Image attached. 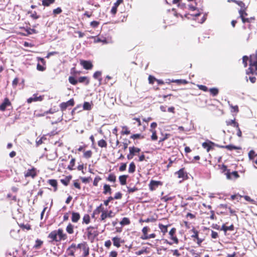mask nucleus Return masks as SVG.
I'll return each mask as SVG.
<instances>
[{
	"mask_svg": "<svg viewBox=\"0 0 257 257\" xmlns=\"http://www.w3.org/2000/svg\"><path fill=\"white\" fill-rule=\"evenodd\" d=\"M103 190V194L104 195L107 194H111L112 193V190L110 186L108 184H105L104 185Z\"/></svg>",
	"mask_w": 257,
	"mask_h": 257,
	"instance_id": "obj_29",
	"label": "nucleus"
},
{
	"mask_svg": "<svg viewBox=\"0 0 257 257\" xmlns=\"http://www.w3.org/2000/svg\"><path fill=\"white\" fill-rule=\"evenodd\" d=\"M246 8L244 9H240L238 13L239 14V17L240 18L245 17V16H247V14L246 12Z\"/></svg>",
	"mask_w": 257,
	"mask_h": 257,
	"instance_id": "obj_47",
	"label": "nucleus"
},
{
	"mask_svg": "<svg viewBox=\"0 0 257 257\" xmlns=\"http://www.w3.org/2000/svg\"><path fill=\"white\" fill-rule=\"evenodd\" d=\"M151 228L148 226L144 227L142 230V235L141 238L143 240H147L151 238H155L156 237V234L154 233L148 234L150 231Z\"/></svg>",
	"mask_w": 257,
	"mask_h": 257,
	"instance_id": "obj_5",
	"label": "nucleus"
},
{
	"mask_svg": "<svg viewBox=\"0 0 257 257\" xmlns=\"http://www.w3.org/2000/svg\"><path fill=\"white\" fill-rule=\"evenodd\" d=\"M132 119L134 121L133 122L134 124H135L137 123L138 126H140L142 125L141 118L140 117H134Z\"/></svg>",
	"mask_w": 257,
	"mask_h": 257,
	"instance_id": "obj_58",
	"label": "nucleus"
},
{
	"mask_svg": "<svg viewBox=\"0 0 257 257\" xmlns=\"http://www.w3.org/2000/svg\"><path fill=\"white\" fill-rule=\"evenodd\" d=\"M215 145L214 143L208 141V142H205L202 143V147L206 150L207 152H209L211 150L213 149V146Z\"/></svg>",
	"mask_w": 257,
	"mask_h": 257,
	"instance_id": "obj_19",
	"label": "nucleus"
},
{
	"mask_svg": "<svg viewBox=\"0 0 257 257\" xmlns=\"http://www.w3.org/2000/svg\"><path fill=\"white\" fill-rule=\"evenodd\" d=\"M77 248L82 250L83 253L82 254V257H87L89 254L90 248L87 242L83 241L77 244Z\"/></svg>",
	"mask_w": 257,
	"mask_h": 257,
	"instance_id": "obj_7",
	"label": "nucleus"
},
{
	"mask_svg": "<svg viewBox=\"0 0 257 257\" xmlns=\"http://www.w3.org/2000/svg\"><path fill=\"white\" fill-rule=\"evenodd\" d=\"M70 157L71 158V159L69 165L67 167V169L69 170L72 171L74 169V167L75 166L76 160L71 155H69L68 156V158H70Z\"/></svg>",
	"mask_w": 257,
	"mask_h": 257,
	"instance_id": "obj_28",
	"label": "nucleus"
},
{
	"mask_svg": "<svg viewBox=\"0 0 257 257\" xmlns=\"http://www.w3.org/2000/svg\"><path fill=\"white\" fill-rule=\"evenodd\" d=\"M104 210H105L104 209V207H103L102 204H100L94 210V213H96V214H98L100 213H103V212H104Z\"/></svg>",
	"mask_w": 257,
	"mask_h": 257,
	"instance_id": "obj_37",
	"label": "nucleus"
},
{
	"mask_svg": "<svg viewBox=\"0 0 257 257\" xmlns=\"http://www.w3.org/2000/svg\"><path fill=\"white\" fill-rule=\"evenodd\" d=\"M106 180L109 182H115L116 181V176L114 174L111 173L109 174Z\"/></svg>",
	"mask_w": 257,
	"mask_h": 257,
	"instance_id": "obj_46",
	"label": "nucleus"
},
{
	"mask_svg": "<svg viewBox=\"0 0 257 257\" xmlns=\"http://www.w3.org/2000/svg\"><path fill=\"white\" fill-rule=\"evenodd\" d=\"M28 13L31 14L30 17L31 18H32L34 20H36L40 18V16L38 15L37 14V12L35 11H34L33 12H29Z\"/></svg>",
	"mask_w": 257,
	"mask_h": 257,
	"instance_id": "obj_55",
	"label": "nucleus"
},
{
	"mask_svg": "<svg viewBox=\"0 0 257 257\" xmlns=\"http://www.w3.org/2000/svg\"><path fill=\"white\" fill-rule=\"evenodd\" d=\"M210 94L213 96H215L218 95L219 93V90L217 88H211L209 90Z\"/></svg>",
	"mask_w": 257,
	"mask_h": 257,
	"instance_id": "obj_45",
	"label": "nucleus"
},
{
	"mask_svg": "<svg viewBox=\"0 0 257 257\" xmlns=\"http://www.w3.org/2000/svg\"><path fill=\"white\" fill-rule=\"evenodd\" d=\"M72 179V176L71 175L66 176L64 179H61V182L65 186H67L71 179Z\"/></svg>",
	"mask_w": 257,
	"mask_h": 257,
	"instance_id": "obj_36",
	"label": "nucleus"
},
{
	"mask_svg": "<svg viewBox=\"0 0 257 257\" xmlns=\"http://www.w3.org/2000/svg\"><path fill=\"white\" fill-rule=\"evenodd\" d=\"M86 230L88 239L92 242L95 238L98 235L97 228L94 226H90L87 228Z\"/></svg>",
	"mask_w": 257,
	"mask_h": 257,
	"instance_id": "obj_4",
	"label": "nucleus"
},
{
	"mask_svg": "<svg viewBox=\"0 0 257 257\" xmlns=\"http://www.w3.org/2000/svg\"><path fill=\"white\" fill-rule=\"evenodd\" d=\"M43 96L40 95L38 96L37 94H34L33 97L27 99V101L28 103H31L33 101H41L43 100Z\"/></svg>",
	"mask_w": 257,
	"mask_h": 257,
	"instance_id": "obj_20",
	"label": "nucleus"
},
{
	"mask_svg": "<svg viewBox=\"0 0 257 257\" xmlns=\"http://www.w3.org/2000/svg\"><path fill=\"white\" fill-rule=\"evenodd\" d=\"M249 62V66L257 64V50L255 51L254 54L250 55Z\"/></svg>",
	"mask_w": 257,
	"mask_h": 257,
	"instance_id": "obj_22",
	"label": "nucleus"
},
{
	"mask_svg": "<svg viewBox=\"0 0 257 257\" xmlns=\"http://www.w3.org/2000/svg\"><path fill=\"white\" fill-rule=\"evenodd\" d=\"M55 0H43L42 5L44 7H49L55 3Z\"/></svg>",
	"mask_w": 257,
	"mask_h": 257,
	"instance_id": "obj_41",
	"label": "nucleus"
},
{
	"mask_svg": "<svg viewBox=\"0 0 257 257\" xmlns=\"http://www.w3.org/2000/svg\"><path fill=\"white\" fill-rule=\"evenodd\" d=\"M91 105L88 102H84L83 105V109L86 110H90L91 109Z\"/></svg>",
	"mask_w": 257,
	"mask_h": 257,
	"instance_id": "obj_50",
	"label": "nucleus"
},
{
	"mask_svg": "<svg viewBox=\"0 0 257 257\" xmlns=\"http://www.w3.org/2000/svg\"><path fill=\"white\" fill-rule=\"evenodd\" d=\"M100 180H101V178L100 177L97 176L96 177H95L93 182V186H97L98 183Z\"/></svg>",
	"mask_w": 257,
	"mask_h": 257,
	"instance_id": "obj_59",
	"label": "nucleus"
},
{
	"mask_svg": "<svg viewBox=\"0 0 257 257\" xmlns=\"http://www.w3.org/2000/svg\"><path fill=\"white\" fill-rule=\"evenodd\" d=\"M115 213H114L112 210H105L103 213H101L100 217L101 221L104 222L107 218H112L115 216Z\"/></svg>",
	"mask_w": 257,
	"mask_h": 257,
	"instance_id": "obj_9",
	"label": "nucleus"
},
{
	"mask_svg": "<svg viewBox=\"0 0 257 257\" xmlns=\"http://www.w3.org/2000/svg\"><path fill=\"white\" fill-rule=\"evenodd\" d=\"M39 172V171L35 167L32 166L30 169H28L24 172V177L26 178H31L34 179L38 176Z\"/></svg>",
	"mask_w": 257,
	"mask_h": 257,
	"instance_id": "obj_6",
	"label": "nucleus"
},
{
	"mask_svg": "<svg viewBox=\"0 0 257 257\" xmlns=\"http://www.w3.org/2000/svg\"><path fill=\"white\" fill-rule=\"evenodd\" d=\"M256 156L255 152L253 150H251L248 153V158L250 160L253 161L255 159V157Z\"/></svg>",
	"mask_w": 257,
	"mask_h": 257,
	"instance_id": "obj_49",
	"label": "nucleus"
},
{
	"mask_svg": "<svg viewBox=\"0 0 257 257\" xmlns=\"http://www.w3.org/2000/svg\"><path fill=\"white\" fill-rule=\"evenodd\" d=\"M130 223H131V221H130V219L127 217H123L120 222V224L122 226L128 225Z\"/></svg>",
	"mask_w": 257,
	"mask_h": 257,
	"instance_id": "obj_40",
	"label": "nucleus"
},
{
	"mask_svg": "<svg viewBox=\"0 0 257 257\" xmlns=\"http://www.w3.org/2000/svg\"><path fill=\"white\" fill-rule=\"evenodd\" d=\"M98 146L100 148H106L107 146V142L103 139H101L98 141Z\"/></svg>",
	"mask_w": 257,
	"mask_h": 257,
	"instance_id": "obj_44",
	"label": "nucleus"
},
{
	"mask_svg": "<svg viewBox=\"0 0 257 257\" xmlns=\"http://www.w3.org/2000/svg\"><path fill=\"white\" fill-rule=\"evenodd\" d=\"M101 76V72L99 71H96L93 75V77L95 79H98L99 81V85L101 84L102 78Z\"/></svg>",
	"mask_w": 257,
	"mask_h": 257,
	"instance_id": "obj_35",
	"label": "nucleus"
},
{
	"mask_svg": "<svg viewBox=\"0 0 257 257\" xmlns=\"http://www.w3.org/2000/svg\"><path fill=\"white\" fill-rule=\"evenodd\" d=\"M128 177L127 175H123L119 176L118 179L121 185H125L126 184V180Z\"/></svg>",
	"mask_w": 257,
	"mask_h": 257,
	"instance_id": "obj_33",
	"label": "nucleus"
},
{
	"mask_svg": "<svg viewBox=\"0 0 257 257\" xmlns=\"http://www.w3.org/2000/svg\"><path fill=\"white\" fill-rule=\"evenodd\" d=\"M43 243V241L39 239H37L35 241V244L34 245V248L35 249H39Z\"/></svg>",
	"mask_w": 257,
	"mask_h": 257,
	"instance_id": "obj_38",
	"label": "nucleus"
},
{
	"mask_svg": "<svg viewBox=\"0 0 257 257\" xmlns=\"http://www.w3.org/2000/svg\"><path fill=\"white\" fill-rule=\"evenodd\" d=\"M80 64L86 70H90L93 67V64L90 61L81 60Z\"/></svg>",
	"mask_w": 257,
	"mask_h": 257,
	"instance_id": "obj_16",
	"label": "nucleus"
},
{
	"mask_svg": "<svg viewBox=\"0 0 257 257\" xmlns=\"http://www.w3.org/2000/svg\"><path fill=\"white\" fill-rule=\"evenodd\" d=\"M74 226L71 223H69L66 227V232L69 234H72L74 232Z\"/></svg>",
	"mask_w": 257,
	"mask_h": 257,
	"instance_id": "obj_31",
	"label": "nucleus"
},
{
	"mask_svg": "<svg viewBox=\"0 0 257 257\" xmlns=\"http://www.w3.org/2000/svg\"><path fill=\"white\" fill-rule=\"evenodd\" d=\"M90 222V217L89 214H85L83 217V223L88 224Z\"/></svg>",
	"mask_w": 257,
	"mask_h": 257,
	"instance_id": "obj_43",
	"label": "nucleus"
},
{
	"mask_svg": "<svg viewBox=\"0 0 257 257\" xmlns=\"http://www.w3.org/2000/svg\"><path fill=\"white\" fill-rule=\"evenodd\" d=\"M144 136L140 134H136L132 135L130 137L131 139L135 140V139H144Z\"/></svg>",
	"mask_w": 257,
	"mask_h": 257,
	"instance_id": "obj_48",
	"label": "nucleus"
},
{
	"mask_svg": "<svg viewBox=\"0 0 257 257\" xmlns=\"http://www.w3.org/2000/svg\"><path fill=\"white\" fill-rule=\"evenodd\" d=\"M77 248V245L73 243L66 249V253L68 256L75 257V252Z\"/></svg>",
	"mask_w": 257,
	"mask_h": 257,
	"instance_id": "obj_13",
	"label": "nucleus"
},
{
	"mask_svg": "<svg viewBox=\"0 0 257 257\" xmlns=\"http://www.w3.org/2000/svg\"><path fill=\"white\" fill-rule=\"evenodd\" d=\"M176 228L175 227H173L169 232V234L170 236V239L172 240V242H169L167 240H166V242L172 245L173 243L178 244L179 243V239L177 237L176 234Z\"/></svg>",
	"mask_w": 257,
	"mask_h": 257,
	"instance_id": "obj_8",
	"label": "nucleus"
},
{
	"mask_svg": "<svg viewBox=\"0 0 257 257\" xmlns=\"http://www.w3.org/2000/svg\"><path fill=\"white\" fill-rule=\"evenodd\" d=\"M13 107L12 103L8 97H5L2 103L0 104V111H5L8 107Z\"/></svg>",
	"mask_w": 257,
	"mask_h": 257,
	"instance_id": "obj_10",
	"label": "nucleus"
},
{
	"mask_svg": "<svg viewBox=\"0 0 257 257\" xmlns=\"http://www.w3.org/2000/svg\"><path fill=\"white\" fill-rule=\"evenodd\" d=\"M93 152L91 150L84 151L83 153V157L86 159H89L92 157Z\"/></svg>",
	"mask_w": 257,
	"mask_h": 257,
	"instance_id": "obj_34",
	"label": "nucleus"
},
{
	"mask_svg": "<svg viewBox=\"0 0 257 257\" xmlns=\"http://www.w3.org/2000/svg\"><path fill=\"white\" fill-rule=\"evenodd\" d=\"M226 124L227 125H231L234 127H238L239 125L238 123L235 121V119H229L226 121Z\"/></svg>",
	"mask_w": 257,
	"mask_h": 257,
	"instance_id": "obj_32",
	"label": "nucleus"
},
{
	"mask_svg": "<svg viewBox=\"0 0 257 257\" xmlns=\"http://www.w3.org/2000/svg\"><path fill=\"white\" fill-rule=\"evenodd\" d=\"M170 134H166L165 136L163 137L162 138H160L159 141V143L160 144L161 143V145L162 146H163V144L165 142V141L167 140H168V139L169 138V137H170Z\"/></svg>",
	"mask_w": 257,
	"mask_h": 257,
	"instance_id": "obj_56",
	"label": "nucleus"
},
{
	"mask_svg": "<svg viewBox=\"0 0 257 257\" xmlns=\"http://www.w3.org/2000/svg\"><path fill=\"white\" fill-rule=\"evenodd\" d=\"M169 81L167 83H170L171 82L176 83L178 85L180 84H187L188 83V81L185 79H168Z\"/></svg>",
	"mask_w": 257,
	"mask_h": 257,
	"instance_id": "obj_23",
	"label": "nucleus"
},
{
	"mask_svg": "<svg viewBox=\"0 0 257 257\" xmlns=\"http://www.w3.org/2000/svg\"><path fill=\"white\" fill-rule=\"evenodd\" d=\"M127 188L128 193H132L133 192L137 191L139 190L138 188L136 186H134L133 188L127 187Z\"/></svg>",
	"mask_w": 257,
	"mask_h": 257,
	"instance_id": "obj_60",
	"label": "nucleus"
},
{
	"mask_svg": "<svg viewBox=\"0 0 257 257\" xmlns=\"http://www.w3.org/2000/svg\"><path fill=\"white\" fill-rule=\"evenodd\" d=\"M190 232L191 233V237L192 240L200 246L205 239V236L203 235L202 233L197 230L195 227H193Z\"/></svg>",
	"mask_w": 257,
	"mask_h": 257,
	"instance_id": "obj_2",
	"label": "nucleus"
},
{
	"mask_svg": "<svg viewBox=\"0 0 257 257\" xmlns=\"http://www.w3.org/2000/svg\"><path fill=\"white\" fill-rule=\"evenodd\" d=\"M73 185L76 188L79 190L81 189L80 184L78 180H75L73 181Z\"/></svg>",
	"mask_w": 257,
	"mask_h": 257,
	"instance_id": "obj_64",
	"label": "nucleus"
},
{
	"mask_svg": "<svg viewBox=\"0 0 257 257\" xmlns=\"http://www.w3.org/2000/svg\"><path fill=\"white\" fill-rule=\"evenodd\" d=\"M70 73L72 75L71 76H73L75 77V76H77V75L80 74V71H78L76 70V69L75 67H73L70 70Z\"/></svg>",
	"mask_w": 257,
	"mask_h": 257,
	"instance_id": "obj_51",
	"label": "nucleus"
},
{
	"mask_svg": "<svg viewBox=\"0 0 257 257\" xmlns=\"http://www.w3.org/2000/svg\"><path fill=\"white\" fill-rule=\"evenodd\" d=\"M48 238L51 239V242H60L62 240H65L68 236L63 229L59 228L57 230L52 231L48 235Z\"/></svg>",
	"mask_w": 257,
	"mask_h": 257,
	"instance_id": "obj_1",
	"label": "nucleus"
},
{
	"mask_svg": "<svg viewBox=\"0 0 257 257\" xmlns=\"http://www.w3.org/2000/svg\"><path fill=\"white\" fill-rule=\"evenodd\" d=\"M112 240L113 245L117 248H119L121 246V243H124V242L123 240H121L120 237L117 236L113 237Z\"/></svg>",
	"mask_w": 257,
	"mask_h": 257,
	"instance_id": "obj_21",
	"label": "nucleus"
},
{
	"mask_svg": "<svg viewBox=\"0 0 257 257\" xmlns=\"http://www.w3.org/2000/svg\"><path fill=\"white\" fill-rule=\"evenodd\" d=\"M75 104L74 100L71 98L67 102H63L60 104V108L62 111L65 110L68 106H73Z\"/></svg>",
	"mask_w": 257,
	"mask_h": 257,
	"instance_id": "obj_12",
	"label": "nucleus"
},
{
	"mask_svg": "<svg viewBox=\"0 0 257 257\" xmlns=\"http://www.w3.org/2000/svg\"><path fill=\"white\" fill-rule=\"evenodd\" d=\"M170 225V224L164 225L161 223L159 224V228L163 235H165L168 232V227Z\"/></svg>",
	"mask_w": 257,
	"mask_h": 257,
	"instance_id": "obj_30",
	"label": "nucleus"
},
{
	"mask_svg": "<svg viewBox=\"0 0 257 257\" xmlns=\"http://www.w3.org/2000/svg\"><path fill=\"white\" fill-rule=\"evenodd\" d=\"M19 226L23 230L25 229L27 230L31 229V226L29 224H25L24 223H21L19 224Z\"/></svg>",
	"mask_w": 257,
	"mask_h": 257,
	"instance_id": "obj_53",
	"label": "nucleus"
},
{
	"mask_svg": "<svg viewBox=\"0 0 257 257\" xmlns=\"http://www.w3.org/2000/svg\"><path fill=\"white\" fill-rule=\"evenodd\" d=\"M163 182L160 181L151 180L149 184V189L151 191L155 190L159 186H162Z\"/></svg>",
	"mask_w": 257,
	"mask_h": 257,
	"instance_id": "obj_14",
	"label": "nucleus"
},
{
	"mask_svg": "<svg viewBox=\"0 0 257 257\" xmlns=\"http://www.w3.org/2000/svg\"><path fill=\"white\" fill-rule=\"evenodd\" d=\"M100 23L99 22L96 21H93L91 22L90 24L91 27L93 28H97L99 26Z\"/></svg>",
	"mask_w": 257,
	"mask_h": 257,
	"instance_id": "obj_62",
	"label": "nucleus"
},
{
	"mask_svg": "<svg viewBox=\"0 0 257 257\" xmlns=\"http://www.w3.org/2000/svg\"><path fill=\"white\" fill-rule=\"evenodd\" d=\"M175 198V196H169V195L164 196L161 198V200L164 202H168L173 200Z\"/></svg>",
	"mask_w": 257,
	"mask_h": 257,
	"instance_id": "obj_39",
	"label": "nucleus"
},
{
	"mask_svg": "<svg viewBox=\"0 0 257 257\" xmlns=\"http://www.w3.org/2000/svg\"><path fill=\"white\" fill-rule=\"evenodd\" d=\"M141 152V149L136 147H129V154L127 155V158L128 160H131L133 157L137 155L138 153Z\"/></svg>",
	"mask_w": 257,
	"mask_h": 257,
	"instance_id": "obj_11",
	"label": "nucleus"
},
{
	"mask_svg": "<svg viewBox=\"0 0 257 257\" xmlns=\"http://www.w3.org/2000/svg\"><path fill=\"white\" fill-rule=\"evenodd\" d=\"M178 178H181L183 180L188 179L187 173L185 171V168H182L175 173Z\"/></svg>",
	"mask_w": 257,
	"mask_h": 257,
	"instance_id": "obj_15",
	"label": "nucleus"
},
{
	"mask_svg": "<svg viewBox=\"0 0 257 257\" xmlns=\"http://www.w3.org/2000/svg\"><path fill=\"white\" fill-rule=\"evenodd\" d=\"M136 171V165L134 162H132L130 163L129 165V168L128 170V172L130 173H133Z\"/></svg>",
	"mask_w": 257,
	"mask_h": 257,
	"instance_id": "obj_42",
	"label": "nucleus"
},
{
	"mask_svg": "<svg viewBox=\"0 0 257 257\" xmlns=\"http://www.w3.org/2000/svg\"><path fill=\"white\" fill-rule=\"evenodd\" d=\"M122 129L123 130L121 132V135H127L130 134L131 132L128 130V127L126 126H122Z\"/></svg>",
	"mask_w": 257,
	"mask_h": 257,
	"instance_id": "obj_57",
	"label": "nucleus"
},
{
	"mask_svg": "<svg viewBox=\"0 0 257 257\" xmlns=\"http://www.w3.org/2000/svg\"><path fill=\"white\" fill-rule=\"evenodd\" d=\"M216 146L220 148H225L229 151H232L233 150H238L240 149L239 147H236L233 145H229L226 146H221L217 145Z\"/></svg>",
	"mask_w": 257,
	"mask_h": 257,
	"instance_id": "obj_25",
	"label": "nucleus"
},
{
	"mask_svg": "<svg viewBox=\"0 0 257 257\" xmlns=\"http://www.w3.org/2000/svg\"><path fill=\"white\" fill-rule=\"evenodd\" d=\"M80 219V215L78 212H72L71 220L73 223H77Z\"/></svg>",
	"mask_w": 257,
	"mask_h": 257,
	"instance_id": "obj_26",
	"label": "nucleus"
},
{
	"mask_svg": "<svg viewBox=\"0 0 257 257\" xmlns=\"http://www.w3.org/2000/svg\"><path fill=\"white\" fill-rule=\"evenodd\" d=\"M247 75L252 74L257 76V64L252 65H249L248 68L246 70Z\"/></svg>",
	"mask_w": 257,
	"mask_h": 257,
	"instance_id": "obj_18",
	"label": "nucleus"
},
{
	"mask_svg": "<svg viewBox=\"0 0 257 257\" xmlns=\"http://www.w3.org/2000/svg\"><path fill=\"white\" fill-rule=\"evenodd\" d=\"M62 12V10L61 8L58 7L55 9L53 10V15L54 17L56 16L57 15L61 14Z\"/></svg>",
	"mask_w": 257,
	"mask_h": 257,
	"instance_id": "obj_54",
	"label": "nucleus"
},
{
	"mask_svg": "<svg viewBox=\"0 0 257 257\" xmlns=\"http://www.w3.org/2000/svg\"><path fill=\"white\" fill-rule=\"evenodd\" d=\"M234 229V226L233 224H231L230 226H227L225 224H223L221 228V230H223L224 232V233L226 234L227 231H233Z\"/></svg>",
	"mask_w": 257,
	"mask_h": 257,
	"instance_id": "obj_27",
	"label": "nucleus"
},
{
	"mask_svg": "<svg viewBox=\"0 0 257 257\" xmlns=\"http://www.w3.org/2000/svg\"><path fill=\"white\" fill-rule=\"evenodd\" d=\"M68 80L69 83L73 85H76L78 82L84 83L85 85H88L90 83L89 78L87 76L79 77L78 80H76L73 76H69Z\"/></svg>",
	"mask_w": 257,
	"mask_h": 257,
	"instance_id": "obj_3",
	"label": "nucleus"
},
{
	"mask_svg": "<svg viewBox=\"0 0 257 257\" xmlns=\"http://www.w3.org/2000/svg\"><path fill=\"white\" fill-rule=\"evenodd\" d=\"M48 183L53 187L54 192H56L58 190V182L56 180L49 179L48 180Z\"/></svg>",
	"mask_w": 257,
	"mask_h": 257,
	"instance_id": "obj_24",
	"label": "nucleus"
},
{
	"mask_svg": "<svg viewBox=\"0 0 257 257\" xmlns=\"http://www.w3.org/2000/svg\"><path fill=\"white\" fill-rule=\"evenodd\" d=\"M249 58L247 56H244L242 57V63L243 64L244 67H246L247 66V61L249 60Z\"/></svg>",
	"mask_w": 257,
	"mask_h": 257,
	"instance_id": "obj_61",
	"label": "nucleus"
},
{
	"mask_svg": "<svg viewBox=\"0 0 257 257\" xmlns=\"http://www.w3.org/2000/svg\"><path fill=\"white\" fill-rule=\"evenodd\" d=\"M171 252L173 256L179 257L181 255V254L178 249L171 250Z\"/></svg>",
	"mask_w": 257,
	"mask_h": 257,
	"instance_id": "obj_63",
	"label": "nucleus"
},
{
	"mask_svg": "<svg viewBox=\"0 0 257 257\" xmlns=\"http://www.w3.org/2000/svg\"><path fill=\"white\" fill-rule=\"evenodd\" d=\"M226 178L228 180H235L239 177V175L237 171L228 172L225 173Z\"/></svg>",
	"mask_w": 257,
	"mask_h": 257,
	"instance_id": "obj_17",
	"label": "nucleus"
},
{
	"mask_svg": "<svg viewBox=\"0 0 257 257\" xmlns=\"http://www.w3.org/2000/svg\"><path fill=\"white\" fill-rule=\"evenodd\" d=\"M150 131L152 133V135L151 136L152 140L156 141L158 139V136L157 135L156 131L155 130H150Z\"/></svg>",
	"mask_w": 257,
	"mask_h": 257,
	"instance_id": "obj_52",
	"label": "nucleus"
}]
</instances>
